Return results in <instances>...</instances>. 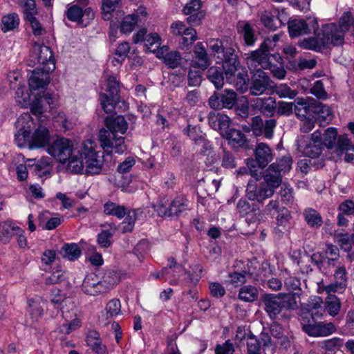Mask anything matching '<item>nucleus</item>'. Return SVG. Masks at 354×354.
Listing matches in <instances>:
<instances>
[{
    "label": "nucleus",
    "instance_id": "59",
    "mask_svg": "<svg viewBox=\"0 0 354 354\" xmlns=\"http://www.w3.org/2000/svg\"><path fill=\"white\" fill-rule=\"evenodd\" d=\"M50 158L48 156H42L39 159H37L34 171L35 173L42 171L41 174H38L39 177H43L46 174H50V171L45 169L50 166Z\"/></svg>",
    "mask_w": 354,
    "mask_h": 354
},
{
    "label": "nucleus",
    "instance_id": "28",
    "mask_svg": "<svg viewBox=\"0 0 354 354\" xmlns=\"http://www.w3.org/2000/svg\"><path fill=\"white\" fill-rule=\"evenodd\" d=\"M194 54L192 67L199 68L203 71H205L210 66L212 60L202 42H198L195 45Z\"/></svg>",
    "mask_w": 354,
    "mask_h": 354
},
{
    "label": "nucleus",
    "instance_id": "40",
    "mask_svg": "<svg viewBox=\"0 0 354 354\" xmlns=\"http://www.w3.org/2000/svg\"><path fill=\"white\" fill-rule=\"evenodd\" d=\"M156 57L158 59H162L164 64L168 68L174 69L176 68L180 64L181 54L176 50L169 51V53L162 55V52H157Z\"/></svg>",
    "mask_w": 354,
    "mask_h": 354
},
{
    "label": "nucleus",
    "instance_id": "19",
    "mask_svg": "<svg viewBox=\"0 0 354 354\" xmlns=\"http://www.w3.org/2000/svg\"><path fill=\"white\" fill-rule=\"evenodd\" d=\"M106 130L110 135H117L118 133L124 134L128 130L129 124L124 115L111 114L104 120Z\"/></svg>",
    "mask_w": 354,
    "mask_h": 354
},
{
    "label": "nucleus",
    "instance_id": "8",
    "mask_svg": "<svg viewBox=\"0 0 354 354\" xmlns=\"http://www.w3.org/2000/svg\"><path fill=\"white\" fill-rule=\"evenodd\" d=\"M268 43H271L269 39H265L259 48L250 54L249 59L254 64H257L263 69H269L277 66L283 63V59L278 53H271L273 51Z\"/></svg>",
    "mask_w": 354,
    "mask_h": 354
},
{
    "label": "nucleus",
    "instance_id": "43",
    "mask_svg": "<svg viewBox=\"0 0 354 354\" xmlns=\"http://www.w3.org/2000/svg\"><path fill=\"white\" fill-rule=\"evenodd\" d=\"M104 213L109 216H115L118 219H122L127 214V207L120 205L111 201H107L103 205Z\"/></svg>",
    "mask_w": 354,
    "mask_h": 354
},
{
    "label": "nucleus",
    "instance_id": "30",
    "mask_svg": "<svg viewBox=\"0 0 354 354\" xmlns=\"http://www.w3.org/2000/svg\"><path fill=\"white\" fill-rule=\"evenodd\" d=\"M207 69V79L214 86L216 90L221 89L225 84V78H226L225 69L217 65L208 67Z\"/></svg>",
    "mask_w": 354,
    "mask_h": 354
},
{
    "label": "nucleus",
    "instance_id": "53",
    "mask_svg": "<svg viewBox=\"0 0 354 354\" xmlns=\"http://www.w3.org/2000/svg\"><path fill=\"white\" fill-rule=\"evenodd\" d=\"M263 179L264 181L261 183L266 189H270L271 190L272 196H273L275 189L281 185V174H266Z\"/></svg>",
    "mask_w": 354,
    "mask_h": 354
},
{
    "label": "nucleus",
    "instance_id": "62",
    "mask_svg": "<svg viewBox=\"0 0 354 354\" xmlns=\"http://www.w3.org/2000/svg\"><path fill=\"white\" fill-rule=\"evenodd\" d=\"M19 6L23 9L24 19L34 16L37 13L36 3L35 0L19 1Z\"/></svg>",
    "mask_w": 354,
    "mask_h": 354
},
{
    "label": "nucleus",
    "instance_id": "17",
    "mask_svg": "<svg viewBox=\"0 0 354 354\" xmlns=\"http://www.w3.org/2000/svg\"><path fill=\"white\" fill-rule=\"evenodd\" d=\"M82 290L84 293L91 296H97L107 292L102 279H100L95 273L86 275L82 284Z\"/></svg>",
    "mask_w": 354,
    "mask_h": 354
},
{
    "label": "nucleus",
    "instance_id": "4",
    "mask_svg": "<svg viewBox=\"0 0 354 354\" xmlns=\"http://www.w3.org/2000/svg\"><path fill=\"white\" fill-rule=\"evenodd\" d=\"M17 102L23 107L29 106L30 112L37 118H41L48 109L53 108V95L46 91H42L35 93L30 92L26 87H19L16 91Z\"/></svg>",
    "mask_w": 354,
    "mask_h": 354
},
{
    "label": "nucleus",
    "instance_id": "44",
    "mask_svg": "<svg viewBox=\"0 0 354 354\" xmlns=\"http://www.w3.org/2000/svg\"><path fill=\"white\" fill-rule=\"evenodd\" d=\"M60 253L63 258H66L73 261L80 257L82 251L77 243H66L62 247Z\"/></svg>",
    "mask_w": 354,
    "mask_h": 354
},
{
    "label": "nucleus",
    "instance_id": "16",
    "mask_svg": "<svg viewBox=\"0 0 354 354\" xmlns=\"http://www.w3.org/2000/svg\"><path fill=\"white\" fill-rule=\"evenodd\" d=\"M245 196L258 206L262 207L263 201L272 197V192L261 183L259 185L249 183L245 190Z\"/></svg>",
    "mask_w": 354,
    "mask_h": 354
},
{
    "label": "nucleus",
    "instance_id": "10",
    "mask_svg": "<svg viewBox=\"0 0 354 354\" xmlns=\"http://www.w3.org/2000/svg\"><path fill=\"white\" fill-rule=\"evenodd\" d=\"M98 139L101 147L107 155H111L113 152L120 155L127 150L124 137L117 135L111 136L109 131L104 128L100 130Z\"/></svg>",
    "mask_w": 354,
    "mask_h": 354
},
{
    "label": "nucleus",
    "instance_id": "39",
    "mask_svg": "<svg viewBox=\"0 0 354 354\" xmlns=\"http://www.w3.org/2000/svg\"><path fill=\"white\" fill-rule=\"evenodd\" d=\"M322 304L323 300L319 296H315L308 301L306 310L313 321L322 317L324 311Z\"/></svg>",
    "mask_w": 354,
    "mask_h": 354
},
{
    "label": "nucleus",
    "instance_id": "48",
    "mask_svg": "<svg viewBox=\"0 0 354 354\" xmlns=\"http://www.w3.org/2000/svg\"><path fill=\"white\" fill-rule=\"evenodd\" d=\"M335 147L338 155H342L348 151L354 152V144L351 142L348 135L346 133L339 136Z\"/></svg>",
    "mask_w": 354,
    "mask_h": 354
},
{
    "label": "nucleus",
    "instance_id": "55",
    "mask_svg": "<svg viewBox=\"0 0 354 354\" xmlns=\"http://www.w3.org/2000/svg\"><path fill=\"white\" fill-rule=\"evenodd\" d=\"M121 0H102V17L104 20H109L112 12L115 10Z\"/></svg>",
    "mask_w": 354,
    "mask_h": 354
},
{
    "label": "nucleus",
    "instance_id": "36",
    "mask_svg": "<svg viewBox=\"0 0 354 354\" xmlns=\"http://www.w3.org/2000/svg\"><path fill=\"white\" fill-rule=\"evenodd\" d=\"M303 216L304 221L311 228L318 229L324 223L320 213L313 208H306L304 210Z\"/></svg>",
    "mask_w": 354,
    "mask_h": 354
},
{
    "label": "nucleus",
    "instance_id": "14",
    "mask_svg": "<svg viewBox=\"0 0 354 354\" xmlns=\"http://www.w3.org/2000/svg\"><path fill=\"white\" fill-rule=\"evenodd\" d=\"M68 21L76 22L81 27H86L95 17L93 10L87 7L84 10L77 4L69 6L66 12Z\"/></svg>",
    "mask_w": 354,
    "mask_h": 354
},
{
    "label": "nucleus",
    "instance_id": "12",
    "mask_svg": "<svg viewBox=\"0 0 354 354\" xmlns=\"http://www.w3.org/2000/svg\"><path fill=\"white\" fill-rule=\"evenodd\" d=\"M79 157L75 165H79L80 162L83 165V168L86 167V173L88 175L99 174L102 168V160L99 159V156L95 150L91 147L84 146L78 151Z\"/></svg>",
    "mask_w": 354,
    "mask_h": 354
},
{
    "label": "nucleus",
    "instance_id": "2",
    "mask_svg": "<svg viewBox=\"0 0 354 354\" xmlns=\"http://www.w3.org/2000/svg\"><path fill=\"white\" fill-rule=\"evenodd\" d=\"M208 48L219 64L225 69V77L227 80H232L236 73L241 68L239 49L236 44L228 40L212 39L207 43Z\"/></svg>",
    "mask_w": 354,
    "mask_h": 354
},
{
    "label": "nucleus",
    "instance_id": "45",
    "mask_svg": "<svg viewBox=\"0 0 354 354\" xmlns=\"http://www.w3.org/2000/svg\"><path fill=\"white\" fill-rule=\"evenodd\" d=\"M161 37L157 32L147 35L145 39V52L146 53H155L161 45Z\"/></svg>",
    "mask_w": 354,
    "mask_h": 354
},
{
    "label": "nucleus",
    "instance_id": "61",
    "mask_svg": "<svg viewBox=\"0 0 354 354\" xmlns=\"http://www.w3.org/2000/svg\"><path fill=\"white\" fill-rule=\"evenodd\" d=\"M337 243L340 248L345 252H350L352 249L353 238L352 234L339 233L336 235Z\"/></svg>",
    "mask_w": 354,
    "mask_h": 354
},
{
    "label": "nucleus",
    "instance_id": "13",
    "mask_svg": "<svg viewBox=\"0 0 354 354\" xmlns=\"http://www.w3.org/2000/svg\"><path fill=\"white\" fill-rule=\"evenodd\" d=\"M266 211L268 214L274 216L276 213V224L278 230L282 234L284 232H288L291 227L292 215L290 211L285 207H280L279 206V201L276 200L270 201L269 203L266 205Z\"/></svg>",
    "mask_w": 354,
    "mask_h": 354
},
{
    "label": "nucleus",
    "instance_id": "41",
    "mask_svg": "<svg viewBox=\"0 0 354 354\" xmlns=\"http://www.w3.org/2000/svg\"><path fill=\"white\" fill-rule=\"evenodd\" d=\"M20 19L17 13L11 12L2 17L1 19V30L3 32H8L17 29L19 26Z\"/></svg>",
    "mask_w": 354,
    "mask_h": 354
},
{
    "label": "nucleus",
    "instance_id": "57",
    "mask_svg": "<svg viewBox=\"0 0 354 354\" xmlns=\"http://www.w3.org/2000/svg\"><path fill=\"white\" fill-rule=\"evenodd\" d=\"M67 277L66 272L62 270L60 266L55 268L51 274L46 279V284L53 285L64 281Z\"/></svg>",
    "mask_w": 354,
    "mask_h": 354
},
{
    "label": "nucleus",
    "instance_id": "49",
    "mask_svg": "<svg viewBox=\"0 0 354 354\" xmlns=\"http://www.w3.org/2000/svg\"><path fill=\"white\" fill-rule=\"evenodd\" d=\"M284 285L286 290L289 292L285 293V295H294L295 301H297V299L300 297L302 292L300 287V280L295 277H289L285 279Z\"/></svg>",
    "mask_w": 354,
    "mask_h": 354
},
{
    "label": "nucleus",
    "instance_id": "18",
    "mask_svg": "<svg viewBox=\"0 0 354 354\" xmlns=\"http://www.w3.org/2000/svg\"><path fill=\"white\" fill-rule=\"evenodd\" d=\"M302 330L310 337H321L331 335L335 331L336 328L331 322L324 324L313 320L312 323L308 321L307 324H303Z\"/></svg>",
    "mask_w": 354,
    "mask_h": 354
},
{
    "label": "nucleus",
    "instance_id": "35",
    "mask_svg": "<svg viewBox=\"0 0 354 354\" xmlns=\"http://www.w3.org/2000/svg\"><path fill=\"white\" fill-rule=\"evenodd\" d=\"M256 106L259 108L260 112L267 117H272L274 115L277 103L274 98L272 97L257 98Z\"/></svg>",
    "mask_w": 354,
    "mask_h": 354
},
{
    "label": "nucleus",
    "instance_id": "51",
    "mask_svg": "<svg viewBox=\"0 0 354 354\" xmlns=\"http://www.w3.org/2000/svg\"><path fill=\"white\" fill-rule=\"evenodd\" d=\"M337 129L335 127L327 128L323 134L322 143L323 148L326 147L328 149H332L335 147L338 138Z\"/></svg>",
    "mask_w": 354,
    "mask_h": 354
},
{
    "label": "nucleus",
    "instance_id": "11",
    "mask_svg": "<svg viewBox=\"0 0 354 354\" xmlns=\"http://www.w3.org/2000/svg\"><path fill=\"white\" fill-rule=\"evenodd\" d=\"M238 95L233 89L217 90L208 100V105L214 110L232 109L237 104Z\"/></svg>",
    "mask_w": 354,
    "mask_h": 354
},
{
    "label": "nucleus",
    "instance_id": "60",
    "mask_svg": "<svg viewBox=\"0 0 354 354\" xmlns=\"http://www.w3.org/2000/svg\"><path fill=\"white\" fill-rule=\"evenodd\" d=\"M221 166L225 169H234L236 167V162L233 153L222 146Z\"/></svg>",
    "mask_w": 354,
    "mask_h": 354
},
{
    "label": "nucleus",
    "instance_id": "54",
    "mask_svg": "<svg viewBox=\"0 0 354 354\" xmlns=\"http://www.w3.org/2000/svg\"><path fill=\"white\" fill-rule=\"evenodd\" d=\"M106 94L121 99L120 96V82L114 75H109L106 79Z\"/></svg>",
    "mask_w": 354,
    "mask_h": 354
},
{
    "label": "nucleus",
    "instance_id": "38",
    "mask_svg": "<svg viewBox=\"0 0 354 354\" xmlns=\"http://www.w3.org/2000/svg\"><path fill=\"white\" fill-rule=\"evenodd\" d=\"M203 271V266L199 263L190 266L189 270L185 269L184 271L185 282L188 285L196 286L202 277Z\"/></svg>",
    "mask_w": 354,
    "mask_h": 354
},
{
    "label": "nucleus",
    "instance_id": "31",
    "mask_svg": "<svg viewBox=\"0 0 354 354\" xmlns=\"http://www.w3.org/2000/svg\"><path fill=\"white\" fill-rule=\"evenodd\" d=\"M240 337V340L246 339L247 354H261V347L259 339L252 331L246 333L245 331L238 330L236 339Z\"/></svg>",
    "mask_w": 354,
    "mask_h": 354
},
{
    "label": "nucleus",
    "instance_id": "25",
    "mask_svg": "<svg viewBox=\"0 0 354 354\" xmlns=\"http://www.w3.org/2000/svg\"><path fill=\"white\" fill-rule=\"evenodd\" d=\"M49 70H50V68L47 70L44 67L42 69L37 68L32 71V75L28 79V86L30 92L39 88H44L48 85L50 83Z\"/></svg>",
    "mask_w": 354,
    "mask_h": 354
},
{
    "label": "nucleus",
    "instance_id": "52",
    "mask_svg": "<svg viewBox=\"0 0 354 354\" xmlns=\"http://www.w3.org/2000/svg\"><path fill=\"white\" fill-rule=\"evenodd\" d=\"M28 308L27 311L33 322H38L43 316L44 310L40 302L35 299L30 298L27 300Z\"/></svg>",
    "mask_w": 354,
    "mask_h": 354
},
{
    "label": "nucleus",
    "instance_id": "58",
    "mask_svg": "<svg viewBox=\"0 0 354 354\" xmlns=\"http://www.w3.org/2000/svg\"><path fill=\"white\" fill-rule=\"evenodd\" d=\"M150 243L147 239H142L133 248V253L140 261L145 259V255L150 250Z\"/></svg>",
    "mask_w": 354,
    "mask_h": 354
},
{
    "label": "nucleus",
    "instance_id": "37",
    "mask_svg": "<svg viewBox=\"0 0 354 354\" xmlns=\"http://www.w3.org/2000/svg\"><path fill=\"white\" fill-rule=\"evenodd\" d=\"M298 45L303 49L310 50L317 53H320L323 49L326 48L321 39L320 35L304 38L298 43Z\"/></svg>",
    "mask_w": 354,
    "mask_h": 354
},
{
    "label": "nucleus",
    "instance_id": "5",
    "mask_svg": "<svg viewBox=\"0 0 354 354\" xmlns=\"http://www.w3.org/2000/svg\"><path fill=\"white\" fill-rule=\"evenodd\" d=\"M295 113L297 117H313L317 122L330 121L333 114L332 109L318 100L310 97L295 99Z\"/></svg>",
    "mask_w": 354,
    "mask_h": 354
},
{
    "label": "nucleus",
    "instance_id": "32",
    "mask_svg": "<svg viewBox=\"0 0 354 354\" xmlns=\"http://www.w3.org/2000/svg\"><path fill=\"white\" fill-rule=\"evenodd\" d=\"M120 312V301L118 299H113L107 303L104 311L102 312L100 319L105 326L108 325L111 323L112 319L118 315Z\"/></svg>",
    "mask_w": 354,
    "mask_h": 354
},
{
    "label": "nucleus",
    "instance_id": "21",
    "mask_svg": "<svg viewBox=\"0 0 354 354\" xmlns=\"http://www.w3.org/2000/svg\"><path fill=\"white\" fill-rule=\"evenodd\" d=\"M260 267L257 269V267H253L252 263L249 262L247 264V269L245 268L241 272H233L228 275V282L234 287H239L242 286L246 282V276L250 277L254 279L260 275Z\"/></svg>",
    "mask_w": 354,
    "mask_h": 354
},
{
    "label": "nucleus",
    "instance_id": "34",
    "mask_svg": "<svg viewBox=\"0 0 354 354\" xmlns=\"http://www.w3.org/2000/svg\"><path fill=\"white\" fill-rule=\"evenodd\" d=\"M37 50L38 52L36 56L37 63L43 65L44 68L48 64H51L53 65L51 70L53 71L55 68L56 61L52 49L48 46L41 45L39 47Z\"/></svg>",
    "mask_w": 354,
    "mask_h": 354
},
{
    "label": "nucleus",
    "instance_id": "29",
    "mask_svg": "<svg viewBox=\"0 0 354 354\" xmlns=\"http://www.w3.org/2000/svg\"><path fill=\"white\" fill-rule=\"evenodd\" d=\"M99 100L102 109L108 114L115 113V109L120 103H122L124 111L129 108L128 104L124 100H119L105 93H100Z\"/></svg>",
    "mask_w": 354,
    "mask_h": 354
},
{
    "label": "nucleus",
    "instance_id": "46",
    "mask_svg": "<svg viewBox=\"0 0 354 354\" xmlns=\"http://www.w3.org/2000/svg\"><path fill=\"white\" fill-rule=\"evenodd\" d=\"M239 299L245 302H253L258 299L259 291L252 285L243 286L239 291Z\"/></svg>",
    "mask_w": 354,
    "mask_h": 354
},
{
    "label": "nucleus",
    "instance_id": "63",
    "mask_svg": "<svg viewBox=\"0 0 354 354\" xmlns=\"http://www.w3.org/2000/svg\"><path fill=\"white\" fill-rule=\"evenodd\" d=\"M310 91V93L315 95L318 100H326L328 97V94L326 91L322 80L315 81Z\"/></svg>",
    "mask_w": 354,
    "mask_h": 354
},
{
    "label": "nucleus",
    "instance_id": "6",
    "mask_svg": "<svg viewBox=\"0 0 354 354\" xmlns=\"http://www.w3.org/2000/svg\"><path fill=\"white\" fill-rule=\"evenodd\" d=\"M153 209L160 217L179 218L192 209V203L185 194H178L170 201L166 196L160 198Z\"/></svg>",
    "mask_w": 354,
    "mask_h": 354
},
{
    "label": "nucleus",
    "instance_id": "26",
    "mask_svg": "<svg viewBox=\"0 0 354 354\" xmlns=\"http://www.w3.org/2000/svg\"><path fill=\"white\" fill-rule=\"evenodd\" d=\"M297 149L306 157L317 158L322 154L324 148L319 145L313 144L308 140V136H301L297 140Z\"/></svg>",
    "mask_w": 354,
    "mask_h": 354
},
{
    "label": "nucleus",
    "instance_id": "27",
    "mask_svg": "<svg viewBox=\"0 0 354 354\" xmlns=\"http://www.w3.org/2000/svg\"><path fill=\"white\" fill-rule=\"evenodd\" d=\"M347 272L344 266L337 267L334 272V282L326 287V292L330 295L343 292L347 286Z\"/></svg>",
    "mask_w": 354,
    "mask_h": 354
},
{
    "label": "nucleus",
    "instance_id": "7",
    "mask_svg": "<svg viewBox=\"0 0 354 354\" xmlns=\"http://www.w3.org/2000/svg\"><path fill=\"white\" fill-rule=\"evenodd\" d=\"M260 299L264 306L265 312L273 321L278 318V315L283 310H294L297 308L294 295H285L284 292L263 293L261 295Z\"/></svg>",
    "mask_w": 354,
    "mask_h": 354
},
{
    "label": "nucleus",
    "instance_id": "22",
    "mask_svg": "<svg viewBox=\"0 0 354 354\" xmlns=\"http://www.w3.org/2000/svg\"><path fill=\"white\" fill-rule=\"evenodd\" d=\"M209 124L212 129L218 131L223 138L226 133H228L232 127H231L232 120L230 118L223 113H209Z\"/></svg>",
    "mask_w": 354,
    "mask_h": 354
},
{
    "label": "nucleus",
    "instance_id": "23",
    "mask_svg": "<svg viewBox=\"0 0 354 354\" xmlns=\"http://www.w3.org/2000/svg\"><path fill=\"white\" fill-rule=\"evenodd\" d=\"M270 86V77L261 68L256 69L251 79L250 93L259 95Z\"/></svg>",
    "mask_w": 354,
    "mask_h": 354
},
{
    "label": "nucleus",
    "instance_id": "47",
    "mask_svg": "<svg viewBox=\"0 0 354 354\" xmlns=\"http://www.w3.org/2000/svg\"><path fill=\"white\" fill-rule=\"evenodd\" d=\"M138 22V15L136 13L129 14L124 16L120 25L121 33L129 35L136 28Z\"/></svg>",
    "mask_w": 354,
    "mask_h": 354
},
{
    "label": "nucleus",
    "instance_id": "50",
    "mask_svg": "<svg viewBox=\"0 0 354 354\" xmlns=\"http://www.w3.org/2000/svg\"><path fill=\"white\" fill-rule=\"evenodd\" d=\"M238 31L243 36L244 43L247 46H252L255 44L257 38L254 30L249 22L246 21L242 26H239Z\"/></svg>",
    "mask_w": 354,
    "mask_h": 354
},
{
    "label": "nucleus",
    "instance_id": "15",
    "mask_svg": "<svg viewBox=\"0 0 354 354\" xmlns=\"http://www.w3.org/2000/svg\"><path fill=\"white\" fill-rule=\"evenodd\" d=\"M320 37L324 46L327 48L329 44L334 46L342 45L345 35L336 24L330 23L322 26Z\"/></svg>",
    "mask_w": 354,
    "mask_h": 354
},
{
    "label": "nucleus",
    "instance_id": "56",
    "mask_svg": "<svg viewBox=\"0 0 354 354\" xmlns=\"http://www.w3.org/2000/svg\"><path fill=\"white\" fill-rule=\"evenodd\" d=\"M183 133L184 135L189 137L195 144L200 143L203 140V137L205 136L201 130V127L191 124H188L186 128H184Z\"/></svg>",
    "mask_w": 354,
    "mask_h": 354
},
{
    "label": "nucleus",
    "instance_id": "64",
    "mask_svg": "<svg viewBox=\"0 0 354 354\" xmlns=\"http://www.w3.org/2000/svg\"><path fill=\"white\" fill-rule=\"evenodd\" d=\"M112 236L109 230H102L97 236V243L101 248H108L112 245Z\"/></svg>",
    "mask_w": 354,
    "mask_h": 354
},
{
    "label": "nucleus",
    "instance_id": "9",
    "mask_svg": "<svg viewBox=\"0 0 354 354\" xmlns=\"http://www.w3.org/2000/svg\"><path fill=\"white\" fill-rule=\"evenodd\" d=\"M255 158L247 159L246 165L251 175L254 177L259 174V169H263L272 160L271 148L264 142L258 143L254 150Z\"/></svg>",
    "mask_w": 354,
    "mask_h": 354
},
{
    "label": "nucleus",
    "instance_id": "42",
    "mask_svg": "<svg viewBox=\"0 0 354 354\" xmlns=\"http://www.w3.org/2000/svg\"><path fill=\"white\" fill-rule=\"evenodd\" d=\"M20 227L15 225L11 221H5L0 225V241L8 244Z\"/></svg>",
    "mask_w": 354,
    "mask_h": 354
},
{
    "label": "nucleus",
    "instance_id": "3",
    "mask_svg": "<svg viewBox=\"0 0 354 354\" xmlns=\"http://www.w3.org/2000/svg\"><path fill=\"white\" fill-rule=\"evenodd\" d=\"M77 150L74 149L73 142L69 138L59 136L55 139L47 148L46 151L62 164L68 162V166L74 174H82L83 165H75L78 157Z\"/></svg>",
    "mask_w": 354,
    "mask_h": 354
},
{
    "label": "nucleus",
    "instance_id": "24",
    "mask_svg": "<svg viewBox=\"0 0 354 354\" xmlns=\"http://www.w3.org/2000/svg\"><path fill=\"white\" fill-rule=\"evenodd\" d=\"M126 272L118 267H111L105 269L101 277L102 283L106 288V292L114 288V287L124 278Z\"/></svg>",
    "mask_w": 354,
    "mask_h": 354
},
{
    "label": "nucleus",
    "instance_id": "20",
    "mask_svg": "<svg viewBox=\"0 0 354 354\" xmlns=\"http://www.w3.org/2000/svg\"><path fill=\"white\" fill-rule=\"evenodd\" d=\"M223 138L227 140L228 145L236 151L240 149L245 150L252 149V145H250L249 139L240 129L232 128L231 131L223 136Z\"/></svg>",
    "mask_w": 354,
    "mask_h": 354
},
{
    "label": "nucleus",
    "instance_id": "33",
    "mask_svg": "<svg viewBox=\"0 0 354 354\" xmlns=\"http://www.w3.org/2000/svg\"><path fill=\"white\" fill-rule=\"evenodd\" d=\"M288 28L289 35L291 38L310 33V29L308 28V24L304 19H295L289 21L288 24Z\"/></svg>",
    "mask_w": 354,
    "mask_h": 354
},
{
    "label": "nucleus",
    "instance_id": "1",
    "mask_svg": "<svg viewBox=\"0 0 354 354\" xmlns=\"http://www.w3.org/2000/svg\"><path fill=\"white\" fill-rule=\"evenodd\" d=\"M18 131L15 134V143L20 148L30 150L48 148L50 145V133L45 126L39 124L35 128V123L30 115L17 119Z\"/></svg>",
    "mask_w": 354,
    "mask_h": 354
}]
</instances>
